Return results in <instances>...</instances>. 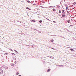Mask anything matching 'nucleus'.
<instances>
[{
	"instance_id": "bf43d9fd",
	"label": "nucleus",
	"mask_w": 76,
	"mask_h": 76,
	"mask_svg": "<svg viewBox=\"0 0 76 76\" xmlns=\"http://www.w3.org/2000/svg\"><path fill=\"white\" fill-rule=\"evenodd\" d=\"M18 76H22V75H18Z\"/></svg>"
},
{
	"instance_id": "bb28decb",
	"label": "nucleus",
	"mask_w": 76,
	"mask_h": 76,
	"mask_svg": "<svg viewBox=\"0 0 76 76\" xmlns=\"http://www.w3.org/2000/svg\"><path fill=\"white\" fill-rule=\"evenodd\" d=\"M34 30H35V31H39V30H38L37 29H35L34 28Z\"/></svg>"
},
{
	"instance_id": "f03ea898",
	"label": "nucleus",
	"mask_w": 76,
	"mask_h": 76,
	"mask_svg": "<svg viewBox=\"0 0 76 76\" xmlns=\"http://www.w3.org/2000/svg\"><path fill=\"white\" fill-rule=\"evenodd\" d=\"M62 14H66V12H65V10H62Z\"/></svg>"
},
{
	"instance_id": "4be33fe9",
	"label": "nucleus",
	"mask_w": 76,
	"mask_h": 76,
	"mask_svg": "<svg viewBox=\"0 0 76 76\" xmlns=\"http://www.w3.org/2000/svg\"><path fill=\"white\" fill-rule=\"evenodd\" d=\"M0 71L2 73H3V70H0Z\"/></svg>"
},
{
	"instance_id": "a19ab883",
	"label": "nucleus",
	"mask_w": 76,
	"mask_h": 76,
	"mask_svg": "<svg viewBox=\"0 0 76 76\" xmlns=\"http://www.w3.org/2000/svg\"><path fill=\"white\" fill-rule=\"evenodd\" d=\"M67 31H68V32H70V31H69V30H68V29H67Z\"/></svg>"
},
{
	"instance_id": "c03bdc74",
	"label": "nucleus",
	"mask_w": 76,
	"mask_h": 76,
	"mask_svg": "<svg viewBox=\"0 0 76 76\" xmlns=\"http://www.w3.org/2000/svg\"><path fill=\"white\" fill-rule=\"evenodd\" d=\"M1 57H3V55H1Z\"/></svg>"
},
{
	"instance_id": "1a4fd4ad",
	"label": "nucleus",
	"mask_w": 76,
	"mask_h": 76,
	"mask_svg": "<svg viewBox=\"0 0 76 76\" xmlns=\"http://www.w3.org/2000/svg\"><path fill=\"white\" fill-rule=\"evenodd\" d=\"M31 47L32 48H34V47H35V45H31Z\"/></svg>"
},
{
	"instance_id": "5fc2aeb1",
	"label": "nucleus",
	"mask_w": 76,
	"mask_h": 76,
	"mask_svg": "<svg viewBox=\"0 0 76 76\" xmlns=\"http://www.w3.org/2000/svg\"><path fill=\"white\" fill-rule=\"evenodd\" d=\"M51 36H55V35H51Z\"/></svg>"
},
{
	"instance_id": "774afa93",
	"label": "nucleus",
	"mask_w": 76,
	"mask_h": 76,
	"mask_svg": "<svg viewBox=\"0 0 76 76\" xmlns=\"http://www.w3.org/2000/svg\"><path fill=\"white\" fill-rule=\"evenodd\" d=\"M32 29H34V28H32Z\"/></svg>"
},
{
	"instance_id": "a878e982",
	"label": "nucleus",
	"mask_w": 76,
	"mask_h": 76,
	"mask_svg": "<svg viewBox=\"0 0 76 76\" xmlns=\"http://www.w3.org/2000/svg\"><path fill=\"white\" fill-rule=\"evenodd\" d=\"M46 19H47V20H49V21H50V20L49 19H48L47 18H46Z\"/></svg>"
},
{
	"instance_id": "2f4dec72",
	"label": "nucleus",
	"mask_w": 76,
	"mask_h": 76,
	"mask_svg": "<svg viewBox=\"0 0 76 76\" xmlns=\"http://www.w3.org/2000/svg\"><path fill=\"white\" fill-rule=\"evenodd\" d=\"M2 70V67H1L0 68V70Z\"/></svg>"
},
{
	"instance_id": "f257e3e1",
	"label": "nucleus",
	"mask_w": 76,
	"mask_h": 76,
	"mask_svg": "<svg viewBox=\"0 0 76 76\" xmlns=\"http://www.w3.org/2000/svg\"><path fill=\"white\" fill-rule=\"evenodd\" d=\"M61 16L63 18H66V15L65 14H61Z\"/></svg>"
},
{
	"instance_id": "4468645a",
	"label": "nucleus",
	"mask_w": 76,
	"mask_h": 76,
	"mask_svg": "<svg viewBox=\"0 0 76 76\" xmlns=\"http://www.w3.org/2000/svg\"><path fill=\"white\" fill-rule=\"evenodd\" d=\"M53 41H54V39H52L50 40V42H53Z\"/></svg>"
},
{
	"instance_id": "052dcab7",
	"label": "nucleus",
	"mask_w": 76,
	"mask_h": 76,
	"mask_svg": "<svg viewBox=\"0 0 76 76\" xmlns=\"http://www.w3.org/2000/svg\"><path fill=\"white\" fill-rule=\"evenodd\" d=\"M53 44H55V43H53Z\"/></svg>"
},
{
	"instance_id": "a18cd8bd",
	"label": "nucleus",
	"mask_w": 76,
	"mask_h": 76,
	"mask_svg": "<svg viewBox=\"0 0 76 76\" xmlns=\"http://www.w3.org/2000/svg\"><path fill=\"white\" fill-rule=\"evenodd\" d=\"M38 32H39V33H41V31H38Z\"/></svg>"
},
{
	"instance_id": "37998d69",
	"label": "nucleus",
	"mask_w": 76,
	"mask_h": 76,
	"mask_svg": "<svg viewBox=\"0 0 76 76\" xmlns=\"http://www.w3.org/2000/svg\"><path fill=\"white\" fill-rule=\"evenodd\" d=\"M21 34H23L24 35H25V33H21Z\"/></svg>"
},
{
	"instance_id": "9d476101",
	"label": "nucleus",
	"mask_w": 76,
	"mask_h": 76,
	"mask_svg": "<svg viewBox=\"0 0 76 76\" xmlns=\"http://www.w3.org/2000/svg\"><path fill=\"white\" fill-rule=\"evenodd\" d=\"M4 68H5V70H7L8 69V67L7 66H5V67H4Z\"/></svg>"
},
{
	"instance_id": "4c0bfd02",
	"label": "nucleus",
	"mask_w": 76,
	"mask_h": 76,
	"mask_svg": "<svg viewBox=\"0 0 76 76\" xmlns=\"http://www.w3.org/2000/svg\"><path fill=\"white\" fill-rule=\"evenodd\" d=\"M53 23H56V21H53Z\"/></svg>"
},
{
	"instance_id": "f8f14e48",
	"label": "nucleus",
	"mask_w": 76,
	"mask_h": 76,
	"mask_svg": "<svg viewBox=\"0 0 76 76\" xmlns=\"http://www.w3.org/2000/svg\"><path fill=\"white\" fill-rule=\"evenodd\" d=\"M53 12H55V11H56V9H55L54 8H53Z\"/></svg>"
},
{
	"instance_id": "338daca9",
	"label": "nucleus",
	"mask_w": 76,
	"mask_h": 76,
	"mask_svg": "<svg viewBox=\"0 0 76 76\" xmlns=\"http://www.w3.org/2000/svg\"><path fill=\"white\" fill-rule=\"evenodd\" d=\"M17 68H18V66H17Z\"/></svg>"
},
{
	"instance_id": "8fccbe9b",
	"label": "nucleus",
	"mask_w": 76,
	"mask_h": 76,
	"mask_svg": "<svg viewBox=\"0 0 76 76\" xmlns=\"http://www.w3.org/2000/svg\"><path fill=\"white\" fill-rule=\"evenodd\" d=\"M67 48H71L69 47H67Z\"/></svg>"
},
{
	"instance_id": "b1692460",
	"label": "nucleus",
	"mask_w": 76,
	"mask_h": 76,
	"mask_svg": "<svg viewBox=\"0 0 76 76\" xmlns=\"http://www.w3.org/2000/svg\"><path fill=\"white\" fill-rule=\"evenodd\" d=\"M59 13H61V11L60 10H59Z\"/></svg>"
},
{
	"instance_id": "20e7f679",
	"label": "nucleus",
	"mask_w": 76,
	"mask_h": 76,
	"mask_svg": "<svg viewBox=\"0 0 76 76\" xmlns=\"http://www.w3.org/2000/svg\"><path fill=\"white\" fill-rule=\"evenodd\" d=\"M30 21L31 22H36V21H35V20H31Z\"/></svg>"
},
{
	"instance_id": "aec40b11",
	"label": "nucleus",
	"mask_w": 76,
	"mask_h": 76,
	"mask_svg": "<svg viewBox=\"0 0 76 76\" xmlns=\"http://www.w3.org/2000/svg\"><path fill=\"white\" fill-rule=\"evenodd\" d=\"M70 20H67V22H68V23H70Z\"/></svg>"
},
{
	"instance_id": "f3484780",
	"label": "nucleus",
	"mask_w": 76,
	"mask_h": 76,
	"mask_svg": "<svg viewBox=\"0 0 76 76\" xmlns=\"http://www.w3.org/2000/svg\"><path fill=\"white\" fill-rule=\"evenodd\" d=\"M42 20H40L39 21V23H42Z\"/></svg>"
},
{
	"instance_id": "680f3d73",
	"label": "nucleus",
	"mask_w": 76,
	"mask_h": 76,
	"mask_svg": "<svg viewBox=\"0 0 76 76\" xmlns=\"http://www.w3.org/2000/svg\"><path fill=\"white\" fill-rule=\"evenodd\" d=\"M31 4H32V3H33V2H32V1H31Z\"/></svg>"
},
{
	"instance_id": "9b49d317",
	"label": "nucleus",
	"mask_w": 76,
	"mask_h": 76,
	"mask_svg": "<svg viewBox=\"0 0 76 76\" xmlns=\"http://www.w3.org/2000/svg\"><path fill=\"white\" fill-rule=\"evenodd\" d=\"M12 58L13 60H16V59L14 57H13Z\"/></svg>"
},
{
	"instance_id": "393cba45",
	"label": "nucleus",
	"mask_w": 76,
	"mask_h": 76,
	"mask_svg": "<svg viewBox=\"0 0 76 76\" xmlns=\"http://www.w3.org/2000/svg\"><path fill=\"white\" fill-rule=\"evenodd\" d=\"M57 6H58V8H59L60 7V6H59V5H57Z\"/></svg>"
},
{
	"instance_id": "603ef678",
	"label": "nucleus",
	"mask_w": 76,
	"mask_h": 76,
	"mask_svg": "<svg viewBox=\"0 0 76 76\" xmlns=\"http://www.w3.org/2000/svg\"><path fill=\"white\" fill-rule=\"evenodd\" d=\"M49 48H52V47H49Z\"/></svg>"
},
{
	"instance_id": "0e129e2a",
	"label": "nucleus",
	"mask_w": 76,
	"mask_h": 76,
	"mask_svg": "<svg viewBox=\"0 0 76 76\" xmlns=\"http://www.w3.org/2000/svg\"><path fill=\"white\" fill-rule=\"evenodd\" d=\"M63 20H65L64 19H63Z\"/></svg>"
},
{
	"instance_id": "c85d7f7f",
	"label": "nucleus",
	"mask_w": 76,
	"mask_h": 76,
	"mask_svg": "<svg viewBox=\"0 0 76 76\" xmlns=\"http://www.w3.org/2000/svg\"><path fill=\"white\" fill-rule=\"evenodd\" d=\"M4 55H5V56H6V55H7V54H8V53H4Z\"/></svg>"
},
{
	"instance_id": "6ab92c4d",
	"label": "nucleus",
	"mask_w": 76,
	"mask_h": 76,
	"mask_svg": "<svg viewBox=\"0 0 76 76\" xmlns=\"http://www.w3.org/2000/svg\"><path fill=\"white\" fill-rule=\"evenodd\" d=\"M64 6L65 7H68V5H67V4H65Z\"/></svg>"
},
{
	"instance_id": "5701e85b",
	"label": "nucleus",
	"mask_w": 76,
	"mask_h": 76,
	"mask_svg": "<svg viewBox=\"0 0 76 76\" xmlns=\"http://www.w3.org/2000/svg\"><path fill=\"white\" fill-rule=\"evenodd\" d=\"M75 4H76V2H74L73 3V5H75Z\"/></svg>"
},
{
	"instance_id": "72a5a7b5",
	"label": "nucleus",
	"mask_w": 76,
	"mask_h": 76,
	"mask_svg": "<svg viewBox=\"0 0 76 76\" xmlns=\"http://www.w3.org/2000/svg\"><path fill=\"white\" fill-rule=\"evenodd\" d=\"M42 2L43 3H45V1H42Z\"/></svg>"
},
{
	"instance_id": "3c124183",
	"label": "nucleus",
	"mask_w": 76,
	"mask_h": 76,
	"mask_svg": "<svg viewBox=\"0 0 76 76\" xmlns=\"http://www.w3.org/2000/svg\"><path fill=\"white\" fill-rule=\"evenodd\" d=\"M56 13H57V14H58V12H56Z\"/></svg>"
},
{
	"instance_id": "e2e57ef3",
	"label": "nucleus",
	"mask_w": 76,
	"mask_h": 76,
	"mask_svg": "<svg viewBox=\"0 0 76 76\" xmlns=\"http://www.w3.org/2000/svg\"><path fill=\"white\" fill-rule=\"evenodd\" d=\"M67 45V46H69V45Z\"/></svg>"
},
{
	"instance_id": "2eb2a0df",
	"label": "nucleus",
	"mask_w": 76,
	"mask_h": 76,
	"mask_svg": "<svg viewBox=\"0 0 76 76\" xmlns=\"http://www.w3.org/2000/svg\"><path fill=\"white\" fill-rule=\"evenodd\" d=\"M12 55H13V56H16V54H15L14 53H11Z\"/></svg>"
},
{
	"instance_id": "864d4df0",
	"label": "nucleus",
	"mask_w": 76,
	"mask_h": 76,
	"mask_svg": "<svg viewBox=\"0 0 76 76\" xmlns=\"http://www.w3.org/2000/svg\"><path fill=\"white\" fill-rule=\"evenodd\" d=\"M62 67H64V66L63 65H61Z\"/></svg>"
},
{
	"instance_id": "6e6d98bb",
	"label": "nucleus",
	"mask_w": 76,
	"mask_h": 76,
	"mask_svg": "<svg viewBox=\"0 0 76 76\" xmlns=\"http://www.w3.org/2000/svg\"><path fill=\"white\" fill-rule=\"evenodd\" d=\"M0 74L1 75V72H0Z\"/></svg>"
},
{
	"instance_id": "58836bf2",
	"label": "nucleus",
	"mask_w": 76,
	"mask_h": 76,
	"mask_svg": "<svg viewBox=\"0 0 76 76\" xmlns=\"http://www.w3.org/2000/svg\"><path fill=\"white\" fill-rule=\"evenodd\" d=\"M58 66H59V67H61V65H58Z\"/></svg>"
},
{
	"instance_id": "7ed1b4c3",
	"label": "nucleus",
	"mask_w": 76,
	"mask_h": 76,
	"mask_svg": "<svg viewBox=\"0 0 76 76\" xmlns=\"http://www.w3.org/2000/svg\"><path fill=\"white\" fill-rule=\"evenodd\" d=\"M26 1L27 3H31V4H32V3L30 1H29V0H26Z\"/></svg>"
},
{
	"instance_id": "de8ad7c7",
	"label": "nucleus",
	"mask_w": 76,
	"mask_h": 76,
	"mask_svg": "<svg viewBox=\"0 0 76 76\" xmlns=\"http://www.w3.org/2000/svg\"><path fill=\"white\" fill-rule=\"evenodd\" d=\"M70 6L69 7H72V6Z\"/></svg>"
},
{
	"instance_id": "c756f323",
	"label": "nucleus",
	"mask_w": 76,
	"mask_h": 76,
	"mask_svg": "<svg viewBox=\"0 0 76 76\" xmlns=\"http://www.w3.org/2000/svg\"><path fill=\"white\" fill-rule=\"evenodd\" d=\"M51 48V49H53V50H55V48Z\"/></svg>"
},
{
	"instance_id": "473e14b6",
	"label": "nucleus",
	"mask_w": 76,
	"mask_h": 76,
	"mask_svg": "<svg viewBox=\"0 0 76 76\" xmlns=\"http://www.w3.org/2000/svg\"><path fill=\"white\" fill-rule=\"evenodd\" d=\"M53 6H50V7H49V8H51V7H53Z\"/></svg>"
},
{
	"instance_id": "7c9ffc66",
	"label": "nucleus",
	"mask_w": 76,
	"mask_h": 76,
	"mask_svg": "<svg viewBox=\"0 0 76 76\" xmlns=\"http://www.w3.org/2000/svg\"><path fill=\"white\" fill-rule=\"evenodd\" d=\"M41 7H42V8H43V9H44V7H42V6H41Z\"/></svg>"
},
{
	"instance_id": "ddd939ff",
	"label": "nucleus",
	"mask_w": 76,
	"mask_h": 76,
	"mask_svg": "<svg viewBox=\"0 0 76 76\" xmlns=\"http://www.w3.org/2000/svg\"><path fill=\"white\" fill-rule=\"evenodd\" d=\"M9 50H10V51H12V52H13V50H12V49L11 48L9 49Z\"/></svg>"
},
{
	"instance_id": "dca6fc26",
	"label": "nucleus",
	"mask_w": 76,
	"mask_h": 76,
	"mask_svg": "<svg viewBox=\"0 0 76 76\" xmlns=\"http://www.w3.org/2000/svg\"><path fill=\"white\" fill-rule=\"evenodd\" d=\"M66 12H67V13H68V14L69 15V14H70V12H69V11H68V10H67Z\"/></svg>"
},
{
	"instance_id": "412c9836",
	"label": "nucleus",
	"mask_w": 76,
	"mask_h": 76,
	"mask_svg": "<svg viewBox=\"0 0 76 76\" xmlns=\"http://www.w3.org/2000/svg\"><path fill=\"white\" fill-rule=\"evenodd\" d=\"M14 51H15V52H16V53H18V51H17V50H15Z\"/></svg>"
},
{
	"instance_id": "e433bc0d",
	"label": "nucleus",
	"mask_w": 76,
	"mask_h": 76,
	"mask_svg": "<svg viewBox=\"0 0 76 76\" xmlns=\"http://www.w3.org/2000/svg\"><path fill=\"white\" fill-rule=\"evenodd\" d=\"M58 14V15H59V16H61V15L60 14Z\"/></svg>"
},
{
	"instance_id": "a211bd4d",
	"label": "nucleus",
	"mask_w": 76,
	"mask_h": 76,
	"mask_svg": "<svg viewBox=\"0 0 76 76\" xmlns=\"http://www.w3.org/2000/svg\"><path fill=\"white\" fill-rule=\"evenodd\" d=\"M19 75V72H16V75H17V76H18V75Z\"/></svg>"
},
{
	"instance_id": "69168bd1",
	"label": "nucleus",
	"mask_w": 76,
	"mask_h": 76,
	"mask_svg": "<svg viewBox=\"0 0 76 76\" xmlns=\"http://www.w3.org/2000/svg\"><path fill=\"white\" fill-rule=\"evenodd\" d=\"M64 1H65V0H64Z\"/></svg>"
},
{
	"instance_id": "39448f33",
	"label": "nucleus",
	"mask_w": 76,
	"mask_h": 76,
	"mask_svg": "<svg viewBox=\"0 0 76 76\" xmlns=\"http://www.w3.org/2000/svg\"><path fill=\"white\" fill-rule=\"evenodd\" d=\"M11 66H13V67H15V66H16V65L15 64H11Z\"/></svg>"
},
{
	"instance_id": "cd10ccee",
	"label": "nucleus",
	"mask_w": 76,
	"mask_h": 76,
	"mask_svg": "<svg viewBox=\"0 0 76 76\" xmlns=\"http://www.w3.org/2000/svg\"><path fill=\"white\" fill-rule=\"evenodd\" d=\"M33 4V5H35V6H37V4Z\"/></svg>"
},
{
	"instance_id": "0eeeda50",
	"label": "nucleus",
	"mask_w": 76,
	"mask_h": 76,
	"mask_svg": "<svg viewBox=\"0 0 76 76\" xmlns=\"http://www.w3.org/2000/svg\"><path fill=\"white\" fill-rule=\"evenodd\" d=\"M51 70V69H48L47 70V72H49Z\"/></svg>"
},
{
	"instance_id": "13d9d810",
	"label": "nucleus",
	"mask_w": 76,
	"mask_h": 76,
	"mask_svg": "<svg viewBox=\"0 0 76 76\" xmlns=\"http://www.w3.org/2000/svg\"><path fill=\"white\" fill-rule=\"evenodd\" d=\"M12 61V62H13V61Z\"/></svg>"
},
{
	"instance_id": "4d7b16f0",
	"label": "nucleus",
	"mask_w": 76,
	"mask_h": 76,
	"mask_svg": "<svg viewBox=\"0 0 76 76\" xmlns=\"http://www.w3.org/2000/svg\"><path fill=\"white\" fill-rule=\"evenodd\" d=\"M27 15L29 17V15Z\"/></svg>"
},
{
	"instance_id": "f704fd0d",
	"label": "nucleus",
	"mask_w": 76,
	"mask_h": 76,
	"mask_svg": "<svg viewBox=\"0 0 76 76\" xmlns=\"http://www.w3.org/2000/svg\"><path fill=\"white\" fill-rule=\"evenodd\" d=\"M17 63V62L16 61H15V64H16V63Z\"/></svg>"
},
{
	"instance_id": "09e8293b",
	"label": "nucleus",
	"mask_w": 76,
	"mask_h": 76,
	"mask_svg": "<svg viewBox=\"0 0 76 76\" xmlns=\"http://www.w3.org/2000/svg\"><path fill=\"white\" fill-rule=\"evenodd\" d=\"M4 65L2 66L3 67H4H4H4Z\"/></svg>"
},
{
	"instance_id": "423d86ee",
	"label": "nucleus",
	"mask_w": 76,
	"mask_h": 76,
	"mask_svg": "<svg viewBox=\"0 0 76 76\" xmlns=\"http://www.w3.org/2000/svg\"><path fill=\"white\" fill-rule=\"evenodd\" d=\"M69 50H71V51H75L74 50V49L70 48Z\"/></svg>"
},
{
	"instance_id": "49530a36",
	"label": "nucleus",
	"mask_w": 76,
	"mask_h": 76,
	"mask_svg": "<svg viewBox=\"0 0 76 76\" xmlns=\"http://www.w3.org/2000/svg\"><path fill=\"white\" fill-rule=\"evenodd\" d=\"M70 26H73V25H72V24H71V25H70Z\"/></svg>"
},
{
	"instance_id": "79ce46f5",
	"label": "nucleus",
	"mask_w": 76,
	"mask_h": 76,
	"mask_svg": "<svg viewBox=\"0 0 76 76\" xmlns=\"http://www.w3.org/2000/svg\"><path fill=\"white\" fill-rule=\"evenodd\" d=\"M66 7V10H67V9H68V7Z\"/></svg>"
},
{
	"instance_id": "c9c22d12",
	"label": "nucleus",
	"mask_w": 76,
	"mask_h": 76,
	"mask_svg": "<svg viewBox=\"0 0 76 76\" xmlns=\"http://www.w3.org/2000/svg\"><path fill=\"white\" fill-rule=\"evenodd\" d=\"M62 2V1H61L60 2V4H61V2Z\"/></svg>"
},
{
	"instance_id": "ea45409f",
	"label": "nucleus",
	"mask_w": 76,
	"mask_h": 76,
	"mask_svg": "<svg viewBox=\"0 0 76 76\" xmlns=\"http://www.w3.org/2000/svg\"><path fill=\"white\" fill-rule=\"evenodd\" d=\"M18 22H20V23H21V22H22L20 21H18Z\"/></svg>"
},
{
	"instance_id": "6e6552de",
	"label": "nucleus",
	"mask_w": 76,
	"mask_h": 76,
	"mask_svg": "<svg viewBox=\"0 0 76 76\" xmlns=\"http://www.w3.org/2000/svg\"><path fill=\"white\" fill-rule=\"evenodd\" d=\"M26 9H28V10H31V9L29 8L28 7H27L26 8Z\"/></svg>"
}]
</instances>
